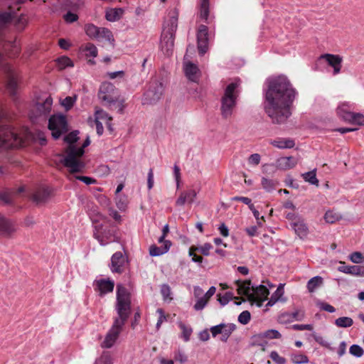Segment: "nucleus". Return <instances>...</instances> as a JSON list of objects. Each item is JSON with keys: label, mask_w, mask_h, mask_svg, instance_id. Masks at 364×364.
<instances>
[{"label": "nucleus", "mask_w": 364, "mask_h": 364, "mask_svg": "<svg viewBox=\"0 0 364 364\" xmlns=\"http://www.w3.org/2000/svg\"><path fill=\"white\" fill-rule=\"evenodd\" d=\"M261 160V156L259 154H253L248 158V163L254 166H257Z\"/></svg>", "instance_id": "obj_60"}, {"label": "nucleus", "mask_w": 364, "mask_h": 364, "mask_svg": "<svg viewBox=\"0 0 364 364\" xmlns=\"http://www.w3.org/2000/svg\"><path fill=\"white\" fill-rule=\"evenodd\" d=\"M116 90L114 85L109 82L102 83L100 87L99 98L105 102V105L107 106L110 109H113L116 105L117 99L114 96Z\"/></svg>", "instance_id": "obj_8"}, {"label": "nucleus", "mask_w": 364, "mask_h": 364, "mask_svg": "<svg viewBox=\"0 0 364 364\" xmlns=\"http://www.w3.org/2000/svg\"><path fill=\"white\" fill-rule=\"evenodd\" d=\"M197 196V192L193 189H189L180 193L179 197L176 200V205L183 206L186 203H192Z\"/></svg>", "instance_id": "obj_17"}, {"label": "nucleus", "mask_w": 364, "mask_h": 364, "mask_svg": "<svg viewBox=\"0 0 364 364\" xmlns=\"http://www.w3.org/2000/svg\"><path fill=\"white\" fill-rule=\"evenodd\" d=\"M284 284H279V285L278 286L276 291L272 295L273 297L277 299L278 301L281 299V297L283 296V294L284 293Z\"/></svg>", "instance_id": "obj_61"}, {"label": "nucleus", "mask_w": 364, "mask_h": 364, "mask_svg": "<svg viewBox=\"0 0 364 364\" xmlns=\"http://www.w3.org/2000/svg\"><path fill=\"white\" fill-rule=\"evenodd\" d=\"M171 246V242L169 240L164 242V245L161 247H157L156 245H151L149 248V254L153 257L160 256L166 253Z\"/></svg>", "instance_id": "obj_23"}, {"label": "nucleus", "mask_w": 364, "mask_h": 364, "mask_svg": "<svg viewBox=\"0 0 364 364\" xmlns=\"http://www.w3.org/2000/svg\"><path fill=\"white\" fill-rule=\"evenodd\" d=\"M291 360L295 364H303L309 362L308 357L304 354H292Z\"/></svg>", "instance_id": "obj_45"}, {"label": "nucleus", "mask_w": 364, "mask_h": 364, "mask_svg": "<svg viewBox=\"0 0 364 364\" xmlns=\"http://www.w3.org/2000/svg\"><path fill=\"white\" fill-rule=\"evenodd\" d=\"M347 122L351 124L364 126V115L360 113L348 114Z\"/></svg>", "instance_id": "obj_31"}, {"label": "nucleus", "mask_w": 364, "mask_h": 364, "mask_svg": "<svg viewBox=\"0 0 364 364\" xmlns=\"http://www.w3.org/2000/svg\"><path fill=\"white\" fill-rule=\"evenodd\" d=\"M124 72L123 70H119L115 72H109L107 73V76L109 79H115V78H123L124 77Z\"/></svg>", "instance_id": "obj_62"}, {"label": "nucleus", "mask_w": 364, "mask_h": 364, "mask_svg": "<svg viewBox=\"0 0 364 364\" xmlns=\"http://www.w3.org/2000/svg\"><path fill=\"white\" fill-rule=\"evenodd\" d=\"M251 316L248 311H243L238 316V321L242 324H247L250 321Z\"/></svg>", "instance_id": "obj_52"}, {"label": "nucleus", "mask_w": 364, "mask_h": 364, "mask_svg": "<svg viewBox=\"0 0 364 364\" xmlns=\"http://www.w3.org/2000/svg\"><path fill=\"white\" fill-rule=\"evenodd\" d=\"M277 164L282 169H290L297 164V160L292 156L281 157L277 160Z\"/></svg>", "instance_id": "obj_24"}, {"label": "nucleus", "mask_w": 364, "mask_h": 364, "mask_svg": "<svg viewBox=\"0 0 364 364\" xmlns=\"http://www.w3.org/2000/svg\"><path fill=\"white\" fill-rule=\"evenodd\" d=\"M323 283V278L319 276H316L309 280L307 282V289L309 292H314L316 288L321 286Z\"/></svg>", "instance_id": "obj_33"}, {"label": "nucleus", "mask_w": 364, "mask_h": 364, "mask_svg": "<svg viewBox=\"0 0 364 364\" xmlns=\"http://www.w3.org/2000/svg\"><path fill=\"white\" fill-rule=\"evenodd\" d=\"M123 14L122 9H110L106 11L105 18L109 21H116Z\"/></svg>", "instance_id": "obj_27"}, {"label": "nucleus", "mask_w": 364, "mask_h": 364, "mask_svg": "<svg viewBox=\"0 0 364 364\" xmlns=\"http://www.w3.org/2000/svg\"><path fill=\"white\" fill-rule=\"evenodd\" d=\"M303 179L311 185L318 186V180L316 178V169L301 174Z\"/></svg>", "instance_id": "obj_29"}, {"label": "nucleus", "mask_w": 364, "mask_h": 364, "mask_svg": "<svg viewBox=\"0 0 364 364\" xmlns=\"http://www.w3.org/2000/svg\"><path fill=\"white\" fill-rule=\"evenodd\" d=\"M235 284L237 285V294L247 296V299H242V301H236L235 304L237 306L240 305L242 302H245L248 300L252 304L256 303L260 307L269 294V291L265 286L260 284L254 287L251 285L250 280H237L235 282Z\"/></svg>", "instance_id": "obj_3"}, {"label": "nucleus", "mask_w": 364, "mask_h": 364, "mask_svg": "<svg viewBox=\"0 0 364 364\" xmlns=\"http://www.w3.org/2000/svg\"><path fill=\"white\" fill-rule=\"evenodd\" d=\"M82 50L85 52L86 56H90L92 58H95L97 55V47L90 43H88L85 45Z\"/></svg>", "instance_id": "obj_40"}, {"label": "nucleus", "mask_w": 364, "mask_h": 364, "mask_svg": "<svg viewBox=\"0 0 364 364\" xmlns=\"http://www.w3.org/2000/svg\"><path fill=\"white\" fill-rule=\"evenodd\" d=\"M270 358L277 364H285L286 359L279 355L277 351H272L269 355Z\"/></svg>", "instance_id": "obj_50"}, {"label": "nucleus", "mask_w": 364, "mask_h": 364, "mask_svg": "<svg viewBox=\"0 0 364 364\" xmlns=\"http://www.w3.org/2000/svg\"><path fill=\"white\" fill-rule=\"evenodd\" d=\"M15 230L13 222L0 214V233L3 235H9Z\"/></svg>", "instance_id": "obj_20"}, {"label": "nucleus", "mask_w": 364, "mask_h": 364, "mask_svg": "<svg viewBox=\"0 0 364 364\" xmlns=\"http://www.w3.org/2000/svg\"><path fill=\"white\" fill-rule=\"evenodd\" d=\"M97 364H112V358L109 353H104L99 360Z\"/></svg>", "instance_id": "obj_55"}, {"label": "nucleus", "mask_w": 364, "mask_h": 364, "mask_svg": "<svg viewBox=\"0 0 364 364\" xmlns=\"http://www.w3.org/2000/svg\"><path fill=\"white\" fill-rule=\"evenodd\" d=\"M240 84V79H235L226 86L224 90L221 97L220 112L222 117L225 119L230 118L233 114L241 91Z\"/></svg>", "instance_id": "obj_5"}, {"label": "nucleus", "mask_w": 364, "mask_h": 364, "mask_svg": "<svg viewBox=\"0 0 364 364\" xmlns=\"http://www.w3.org/2000/svg\"><path fill=\"white\" fill-rule=\"evenodd\" d=\"M94 286L96 291L100 292V296L112 292L114 287V282L109 279H100L94 282Z\"/></svg>", "instance_id": "obj_14"}, {"label": "nucleus", "mask_w": 364, "mask_h": 364, "mask_svg": "<svg viewBox=\"0 0 364 364\" xmlns=\"http://www.w3.org/2000/svg\"><path fill=\"white\" fill-rule=\"evenodd\" d=\"M291 328L295 331L313 330V326L311 324H294Z\"/></svg>", "instance_id": "obj_59"}, {"label": "nucleus", "mask_w": 364, "mask_h": 364, "mask_svg": "<svg viewBox=\"0 0 364 364\" xmlns=\"http://www.w3.org/2000/svg\"><path fill=\"white\" fill-rule=\"evenodd\" d=\"M93 236L102 246L115 242L117 239L114 228L102 224L94 226Z\"/></svg>", "instance_id": "obj_7"}, {"label": "nucleus", "mask_w": 364, "mask_h": 364, "mask_svg": "<svg viewBox=\"0 0 364 364\" xmlns=\"http://www.w3.org/2000/svg\"><path fill=\"white\" fill-rule=\"evenodd\" d=\"M262 188L267 192H272L278 185V182L275 180L263 177L261 181Z\"/></svg>", "instance_id": "obj_32"}, {"label": "nucleus", "mask_w": 364, "mask_h": 364, "mask_svg": "<svg viewBox=\"0 0 364 364\" xmlns=\"http://www.w3.org/2000/svg\"><path fill=\"white\" fill-rule=\"evenodd\" d=\"M90 144V138L87 137L81 146L68 145L65 149V155L62 158L61 161L70 173H78L83 171L85 164L82 157L85 153L84 149Z\"/></svg>", "instance_id": "obj_4"}, {"label": "nucleus", "mask_w": 364, "mask_h": 364, "mask_svg": "<svg viewBox=\"0 0 364 364\" xmlns=\"http://www.w3.org/2000/svg\"><path fill=\"white\" fill-rule=\"evenodd\" d=\"M251 341V346H259L264 348L267 345V342L264 341V337L262 333L253 336Z\"/></svg>", "instance_id": "obj_39"}, {"label": "nucleus", "mask_w": 364, "mask_h": 364, "mask_svg": "<svg viewBox=\"0 0 364 364\" xmlns=\"http://www.w3.org/2000/svg\"><path fill=\"white\" fill-rule=\"evenodd\" d=\"M57 64L60 70H63L68 67H73L74 64L70 58L66 56H62L57 59Z\"/></svg>", "instance_id": "obj_36"}, {"label": "nucleus", "mask_w": 364, "mask_h": 364, "mask_svg": "<svg viewBox=\"0 0 364 364\" xmlns=\"http://www.w3.org/2000/svg\"><path fill=\"white\" fill-rule=\"evenodd\" d=\"M176 16H171L169 19L168 27H165L161 34V48L163 53L169 56L172 54L174 46V33L177 28Z\"/></svg>", "instance_id": "obj_6"}, {"label": "nucleus", "mask_w": 364, "mask_h": 364, "mask_svg": "<svg viewBox=\"0 0 364 364\" xmlns=\"http://www.w3.org/2000/svg\"><path fill=\"white\" fill-rule=\"evenodd\" d=\"M90 125L92 127H93L94 125L95 126L97 133L99 136H101L103 134L104 129L102 122H100L98 120H94L90 122Z\"/></svg>", "instance_id": "obj_63"}, {"label": "nucleus", "mask_w": 364, "mask_h": 364, "mask_svg": "<svg viewBox=\"0 0 364 364\" xmlns=\"http://www.w3.org/2000/svg\"><path fill=\"white\" fill-rule=\"evenodd\" d=\"M116 311L118 316L114 318L111 328L101 343L103 348H110L114 345L131 313L130 294L122 284L117 286Z\"/></svg>", "instance_id": "obj_2"}, {"label": "nucleus", "mask_w": 364, "mask_h": 364, "mask_svg": "<svg viewBox=\"0 0 364 364\" xmlns=\"http://www.w3.org/2000/svg\"><path fill=\"white\" fill-rule=\"evenodd\" d=\"M50 196V191L48 188L38 190L32 196V200L37 205H42L46 203Z\"/></svg>", "instance_id": "obj_21"}, {"label": "nucleus", "mask_w": 364, "mask_h": 364, "mask_svg": "<svg viewBox=\"0 0 364 364\" xmlns=\"http://www.w3.org/2000/svg\"><path fill=\"white\" fill-rule=\"evenodd\" d=\"M24 191V186H21L18 188V190L16 192L13 191L4 192L0 191V200L3 201L6 204H10L12 203L14 195L21 193Z\"/></svg>", "instance_id": "obj_25"}, {"label": "nucleus", "mask_w": 364, "mask_h": 364, "mask_svg": "<svg viewBox=\"0 0 364 364\" xmlns=\"http://www.w3.org/2000/svg\"><path fill=\"white\" fill-rule=\"evenodd\" d=\"M320 58L324 59L333 68V75H337L341 72L343 59L340 55L326 53L321 55Z\"/></svg>", "instance_id": "obj_15"}, {"label": "nucleus", "mask_w": 364, "mask_h": 364, "mask_svg": "<svg viewBox=\"0 0 364 364\" xmlns=\"http://www.w3.org/2000/svg\"><path fill=\"white\" fill-rule=\"evenodd\" d=\"M264 338L274 339L280 338L282 337L281 333L275 329H269L262 333Z\"/></svg>", "instance_id": "obj_48"}, {"label": "nucleus", "mask_w": 364, "mask_h": 364, "mask_svg": "<svg viewBox=\"0 0 364 364\" xmlns=\"http://www.w3.org/2000/svg\"><path fill=\"white\" fill-rule=\"evenodd\" d=\"M77 134V131L72 132L64 137V141L69 144V145H75V143L78 139Z\"/></svg>", "instance_id": "obj_47"}, {"label": "nucleus", "mask_w": 364, "mask_h": 364, "mask_svg": "<svg viewBox=\"0 0 364 364\" xmlns=\"http://www.w3.org/2000/svg\"><path fill=\"white\" fill-rule=\"evenodd\" d=\"M48 129L51 131L54 139H58L63 133L68 131L66 118L63 114L53 115L48 121Z\"/></svg>", "instance_id": "obj_9"}, {"label": "nucleus", "mask_w": 364, "mask_h": 364, "mask_svg": "<svg viewBox=\"0 0 364 364\" xmlns=\"http://www.w3.org/2000/svg\"><path fill=\"white\" fill-rule=\"evenodd\" d=\"M184 72L186 76L193 82H196L200 75L199 69L196 65L188 62L184 64Z\"/></svg>", "instance_id": "obj_19"}, {"label": "nucleus", "mask_w": 364, "mask_h": 364, "mask_svg": "<svg viewBox=\"0 0 364 364\" xmlns=\"http://www.w3.org/2000/svg\"><path fill=\"white\" fill-rule=\"evenodd\" d=\"M290 226L301 239L305 238L309 234V228L302 218L290 223Z\"/></svg>", "instance_id": "obj_18"}, {"label": "nucleus", "mask_w": 364, "mask_h": 364, "mask_svg": "<svg viewBox=\"0 0 364 364\" xmlns=\"http://www.w3.org/2000/svg\"><path fill=\"white\" fill-rule=\"evenodd\" d=\"M317 306L322 310L328 311L329 313H333L336 311V309L328 303L318 301Z\"/></svg>", "instance_id": "obj_57"}, {"label": "nucleus", "mask_w": 364, "mask_h": 364, "mask_svg": "<svg viewBox=\"0 0 364 364\" xmlns=\"http://www.w3.org/2000/svg\"><path fill=\"white\" fill-rule=\"evenodd\" d=\"M270 144L278 149H291L295 146V142L289 138H277L270 141Z\"/></svg>", "instance_id": "obj_22"}, {"label": "nucleus", "mask_w": 364, "mask_h": 364, "mask_svg": "<svg viewBox=\"0 0 364 364\" xmlns=\"http://www.w3.org/2000/svg\"><path fill=\"white\" fill-rule=\"evenodd\" d=\"M349 353L356 358H360L363 355V349L359 345L353 344L350 347Z\"/></svg>", "instance_id": "obj_46"}, {"label": "nucleus", "mask_w": 364, "mask_h": 364, "mask_svg": "<svg viewBox=\"0 0 364 364\" xmlns=\"http://www.w3.org/2000/svg\"><path fill=\"white\" fill-rule=\"evenodd\" d=\"M362 267L360 266H346L343 265L338 267V271L353 274V275H361L362 274Z\"/></svg>", "instance_id": "obj_28"}, {"label": "nucleus", "mask_w": 364, "mask_h": 364, "mask_svg": "<svg viewBox=\"0 0 364 364\" xmlns=\"http://www.w3.org/2000/svg\"><path fill=\"white\" fill-rule=\"evenodd\" d=\"M127 262L125 257L121 252H116L111 258V264L109 266L112 272L122 273L124 269V265Z\"/></svg>", "instance_id": "obj_13"}, {"label": "nucleus", "mask_w": 364, "mask_h": 364, "mask_svg": "<svg viewBox=\"0 0 364 364\" xmlns=\"http://www.w3.org/2000/svg\"><path fill=\"white\" fill-rule=\"evenodd\" d=\"M75 101V98L68 96L61 101V105L68 110L73 106Z\"/></svg>", "instance_id": "obj_53"}, {"label": "nucleus", "mask_w": 364, "mask_h": 364, "mask_svg": "<svg viewBox=\"0 0 364 364\" xmlns=\"http://www.w3.org/2000/svg\"><path fill=\"white\" fill-rule=\"evenodd\" d=\"M53 99L51 97H47L42 102H38L36 104V111L37 116H47L51 112Z\"/></svg>", "instance_id": "obj_16"}, {"label": "nucleus", "mask_w": 364, "mask_h": 364, "mask_svg": "<svg viewBox=\"0 0 364 364\" xmlns=\"http://www.w3.org/2000/svg\"><path fill=\"white\" fill-rule=\"evenodd\" d=\"M213 248V246L210 243H205L203 245L200 247L194 248L195 250L200 251L203 255L208 256L210 254V250Z\"/></svg>", "instance_id": "obj_56"}, {"label": "nucleus", "mask_w": 364, "mask_h": 364, "mask_svg": "<svg viewBox=\"0 0 364 364\" xmlns=\"http://www.w3.org/2000/svg\"><path fill=\"white\" fill-rule=\"evenodd\" d=\"M78 18V16L77 14L72 13L70 11H68L66 14L64 16V19L67 23H73L76 21Z\"/></svg>", "instance_id": "obj_64"}, {"label": "nucleus", "mask_w": 364, "mask_h": 364, "mask_svg": "<svg viewBox=\"0 0 364 364\" xmlns=\"http://www.w3.org/2000/svg\"><path fill=\"white\" fill-rule=\"evenodd\" d=\"M95 120L100 121V119L106 120L107 121V128L109 129V131H112V125L110 124V122L112 121V117L109 116V114L102 109H98L96 110L95 114Z\"/></svg>", "instance_id": "obj_30"}, {"label": "nucleus", "mask_w": 364, "mask_h": 364, "mask_svg": "<svg viewBox=\"0 0 364 364\" xmlns=\"http://www.w3.org/2000/svg\"><path fill=\"white\" fill-rule=\"evenodd\" d=\"M99 34H97V40H104L109 42H113L114 38L112 32L107 28H100Z\"/></svg>", "instance_id": "obj_34"}, {"label": "nucleus", "mask_w": 364, "mask_h": 364, "mask_svg": "<svg viewBox=\"0 0 364 364\" xmlns=\"http://www.w3.org/2000/svg\"><path fill=\"white\" fill-rule=\"evenodd\" d=\"M208 300L204 296L198 298L193 308L196 311H200L205 308Z\"/></svg>", "instance_id": "obj_49"}, {"label": "nucleus", "mask_w": 364, "mask_h": 364, "mask_svg": "<svg viewBox=\"0 0 364 364\" xmlns=\"http://www.w3.org/2000/svg\"><path fill=\"white\" fill-rule=\"evenodd\" d=\"M233 299L237 298L233 296L232 292L228 291L223 296L220 297L218 301L222 306H225Z\"/></svg>", "instance_id": "obj_51"}, {"label": "nucleus", "mask_w": 364, "mask_h": 364, "mask_svg": "<svg viewBox=\"0 0 364 364\" xmlns=\"http://www.w3.org/2000/svg\"><path fill=\"white\" fill-rule=\"evenodd\" d=\"M264 89V109L274 124H283L291 116L296 91L284 75L269 77Z\"/></svg>", "instance_id": "obj_1"}, {"label": "nucleus", "mask_w": 364, "mask_h": 364, "mask_svg": "<svg viewBox=\"0 0 364 364\" xmlns=\"http://www.w3.org/2000/svg\"><path fill=\"white\" fill-rule=\"evenodd\" d=\"M164 92V87L161 82L158 81L152 82L149 89L145 92L142 98L143 105H152L157 102L161 97Z\"/></svg>", "instance_id": "obj_10"}, {"label": "nucleus", "mask_w": 364, "mask_h": 364, "mask_svg": "<svg viewBox=\"0 0 364 364\" xmlns=\"http://www.w3.org/2000/svg\"><path fill=\"white\" fill-rule=\"evenodd\" d=\"M353 324V319L348 316L339 317L335 320V325L339 328H348Z\"/></svg>", "instance_id": "obj_35"}, {"label": "nucleus", "mask_w": 364, "mask_h": 364, "mask_svg": "<svg viewBox=\"0 0 364 364\" xmlns=\"http://www.w3.org/2000/svg\"><path fill=\"white\" fill-rule=\"evenodd\" d=\"M198 49L199 53L203 55L208 50V28L205 25H200L197 33Z\"/></svg>", "instance_id": "obj_12"}, {"label": "nucleus", "mask_w": 364, "mask_h": 364, "mask_svg": "<svg viewBox=\"0 0 364 364\" xmlns=\"http://www.w3.org/2000/svg\"><path fill=\"white\" fill-rule=\"evenodd\" d=\"M100 27L95 26L94 24H87L85 27L86 34L92 38H97V34H99Z\"/></svg>", "instance_id": "obj_41"}, {"label": "nucleus", "mask_w": 364, "mask_h": 364, "mask_svg": "<svg viewBox=\"0 0 364 364\" xmlns=\"http://www.w3.org/2000/svg\"><path fill=\"white\" fill-rule=\"evenodd\" d=\"M341 218L338 213L328 210L325 213L324 219L328 223H334Z\"/></svg>", "instance_id": "obj_42"}, {"label": "nucleus", "mask_w": 364, "mask_h": 364, "mask_svg": "<svg viewBox=\"0 0 364 364\" xmlns=\"http://www.w3.org/2000/svg\"><path fill=\"white\" fill-rule=\"evenodd\" d=\"M337 113L343 120L347 122L346 115L354 112L350 111V105L348 103H343L337 108Z\"/></svg>", "instance_id": "obj_37"}, {"label": "nucleus", "mask_w": 364, "mask_h": 364, "mask_svg": "<svg viewBox=\"0 0 364 364\" xmlns=\"http://www.w3.org/2000/svg\"><path fill=\"white\" fill-rule=\"evenodd\" d=\"M235 328L236 326L234 323H223L220 340L223 342H226Z\"/></svg>", "instance_id": "obj_26"}, {"label": "nucleus", "mask_w": 364, "mask_h": 364, "mask_svg": "<svg viewBox=\"0 0 364 364\" xmlns=\"http://www.w3.org/2000/svg\"><path fill=\"white\" fill-rule=\"evenodd\" d=\"M4 71L7 74V88L11 95H15L18 87L17 74L10 65L4 66Z\"/></svg>", "instance_id": "obj_11"}, {"label": "nucleus", "mask_w": 364, "mask_h": 364, "mask_svg": "<svg viewBox=\"0 0 364 364\" xmlns=\"http://www.w3.org/2000/svg\"><path fill=\"white\" fill-rule=\"evenodd\" d=\"M209 0H202L200 5V17L202 19L207 20L209 15Z\"/></svg>", "instance_id": "obj_44"}, {"label": "nucleus", "mask_w": 364, "mask_h": 364, "mask_svg": "<svg viewBox=\"0 0 364 364\" xmlns=\"http://www.w3.org/2000/svg\"><path fill=\"white\" fill-rule=\"evenodd\" d=\"M14 16L10 12L0 13V24H5L13 19Z\"/></svg>", "instance_id": "obj_54"}, {"label": "nucleus", "mask_w": 364, "mask_h": 364, "mask_svg": "<svg viewBox=\"0 0 364 364\" xmlns=\"http://www.w3.org/2000/svg\"><path fill=\"white\" fill-rule=\"evenodd\" d=\"M179 328L182 330L181 337L184 341L187 342L190 340V336L192 333V328L186 326L183 323L180 322L178 323Z\"/></svg>", "instance_id": "obj_43"}, {"label": "nucleus", "mask_w": 364, "mask_h": 364, "mask_svg": "<svg viewBox=\"0 0 364 364\" xmlns=\"http://www.w3.org/2000/svg\"><path fill=\"white\" fill-rule=\"evenodd\" d=\"M350 259L353 263L359 264L363 262V257L360 252H355L350 255Z\"/></svg>", "instance_id": "obj_58"}, {"label": "nucleus", "mask_w": 364, "mask_h": 364, "mask_svg": "<svg viewBox=\"0 0 364 364\" xmlns=\"http://www.w3.org/2000/svg\"><path fill=\"white\" fill-rule=\"evenodd\" d=\"M128 205V199L126 196L120 195L116 197V205L121 211H124Z\"/></svg>", "instance_id": "obj_38"}]
</instances>
